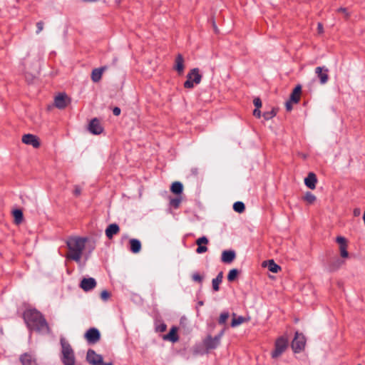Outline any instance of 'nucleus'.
<instances>
[{
	"label": "nucleus",
	"mask_w": 365,
	"mask_h": 365,
	"mask_svg": "<svg viewBox=\"0 0 365 365\" xmlns=\"http://www.w3.org/2000/svg\"><path fill=\"white\" fill-rule=\"evenodd\" d=\"M306 339L302 334L295 333L294 339L292 341V348L295 353H299L304 349Z\"/></svg>",
	"instance_id": "0eeeda50"
},
{
	"label": "nucleus",
	"mask_w": 365,
	"mask_h": 365,
	"mask_svg": "<svg viewBox=\"0 0 365 365\" xmlns=\"http://www.w3.org/2000/svg\"><path fill=\"white\" fill-rule=\"evenodd\" d=\"M84 337L88 344H94L100 340L101 334L98 329L93 327L87 330Z\"/></svg>",
	"instance_id": "6e6552de"
},
{
	"label": "nucleus",
	"mask_w": 365,
	"mask_h": 365,
	"mask_svg": "<svg viewBox=\"0 0 365 365\" xmlns=\"http://www.w3.org/2000/svg\"><path fill=\"white\" fill-rule=\"evenodd\" d=\"M96 281L94 278H83L80 284V287L85 292L93 289L96 287Z\"/></svg>",
	"instance_id": "ddd939ff"
},
{
	"label": "nucleus",
	"mask_w": 365,
	"mask_h": 365,
	"mask_svg": "<svg viewBox=\"0 0 365 365\" xmlns=\"http://www.w3.org/2000/svg\"><path fill=\"white\" fill-rule=\"evenodd\" d=\"M292 103H294L292 101H291L290 100H289L287 103H286V109L287 111H291L292 109Z\"/></svg>",
	"instance_id": "49530a36"
},
{
	"label": "nucleus",
	"mask_w": 365,
	"mask_h": 365,
	"mask_svg": "<svg viewBox=\"0 0 365 365\" xmlns=\"http://www.w3.org/2000/svg\"><path fill=\"white\" fill-rule=\"evenodd\" d=\"M106 69H107L106 66H103V67H101L98 68L93 69L91 73L92 81L95 83L98 82L102 78L103 73Z\"/></svg>",
	"instance_id": "412c9836"
},
{
	"label": "nucleus",
	"mask_w": 365,
	"mask_h": 365,
	"mask_svg": "<svg viewBox=\"0 0 365 365\" xmlns=\"http://www.w3.org/2000/svg\"><path fill=\"white\" fill-rule=\"evenodd\" d=\"M239 271L237 269H231L227 275V280L229 282H233L237 277Z\"/></svg>",
	"instance_id": "2f4dec72"
},
{
	"label": "nucleus",
	"mask_w": 365,
	"mask_h": 365,
	"mask_svg": "<svg viewBox=\"0 0 365 365\" xmlns=\"http://www.w3.org/2000/svg\"><path fill=\"white\" fill-rule=\"evenodd\" d=\"M130 251L133 253H138L141 250V243L137 239L130 240Z\"/></svg>",
	"instance_id": "b1692460"
},
{
	"label": "nucleus",
	"mask_w": 365,
	"mask_h": 365,
	"mask_svg": "<svg viewBox=\"0 0 365 365\" xmlns=\"http://www.w3.org/2000/svg\"><path fill=\"white\" fill-rule=\"evenodd\" d=\"M166 329H167L166 324L163 323L156 327V331H159V332H164L166 330Z\"/></svg>",
	"instance_id": "79ce46f5"
},
{
	"label": "nucleus",
	"mask_w": 365,
	"mask_h": 365,
	"mask_svg": "<svg viewBox=\"0 0 365 365\" xmlns=\"http://www.w3.org/2000/svg\"><path fill=\"white\" fill-rule=\"evenodd\" d=\"M88 130L94 135H99L103 132V128L100 121L97 118H93L88 125Z\"/></svg>",
	"instance_id": "4468645a"
},
{
	"label": "nucleus",
	"mask_w": 365,
	"mask_h": 365,
	"mask_svg": "<svg viewBox=\"0 0 365 365\" xmlns=\"http://www.w3.org/2000/svg\"><path fill=\"white\" fill-rule=\"evenodd\" d=\"M86 360L91 365H113L111 362H103V356L98 354L93 349H88L86 354Z\"/></svg>",
	"instance_id": "423d86ee"
},
{
	"label": "nucleus",
	"mask_w": 365,
	"mask_h": 365,
	"mask_svg": "<svg viewBox=\"0 0 365 365\" xmlns=\"http://www.w3.org/2000/svg\"><path fill=\"white\" fill-rule=\"evenodd\" d=\"M120 108H118V107H115L113 109V113L114 115L115 116H118L120 114Z\"/></svg>",
	"instance_id": "09e8293b"
},
{
	"label": "nucleus",
	"mask_w": 365,
	"mask_h": 365,
	"mask_svg": "<svg viewBox=\"0 0 365 365\" xmlns=\"http://www.w3.org/2000/svg\"><path fill=\"white\" fill-rule=\"evenodd\" d=\"M54 103L56 107L59 109H63L67 106V96L66 94H59L55 98Z\"/></svg>",
	"instance_id": "dca6fc26"
},
{
	"label": "nucleus",
	"mask_w": 365,
	"mask_h": 365,
	"mask_svg": "<svg viewBox=\"0 0 365 365\" xmlns=\"http://www.w3.org/2000/svg\"><path fill=\"white\" fill-rule=\"evenodd\" d=\"M120 231L119 226L113 223L108 226V227L106 230V235L108 239H112L113 235L118 234Z\"/></svg>",
	"instance_id": "a211bd4d"
},
{
	"label": "nucleus",
	"mask_w": 365,
	"mask_h": 365,
	"mask_svg": "<svg viewBox=\"0 0 365 365\" xmlns=\"http://www.w3.org/2000/svg\"><path fill=\"white\" fill-rule=\"evenodd\" d=\"M224 334V330H222L217 335H216V337H219V340L221 341V339Z\"/></svg>",
	"instance_id": "3c124183"
},
{
	"label": "nucleus",
	"mask_w": 365,
	"mask_h": 365,
	"mask_svg": "<svg viewBox=\"0 0 365 365\" xmlns=\"http://www.w3.org/2000/svg\"><path fill=\"white\" fill-rule=\"evenodd\" d=\"M336 242L339 245L340 255L343 258H347L349 257V252H347V240L342 236H338L336 238Z\"/></svg>",
	"instance_id": "9b49d317"
},
{
	"label": "nucleus",
	"mask_w": 365,
	"mask_h": 365,
	"mask_svg": "<svg viewBox=\"0 0 365 365\" xmlns=\"http://www.w3.org/2000/svg\"><path fill=\"white\" fill-rule=\"evenodd\" d=\"M267 268L269 271L272 272V273H277L281 269V267L277 264L273 259L268 261Z\"/></svg>",
	"instance_id": "bb28decb"
},
{
	"label": "nucleus",
	"mask_w": 365,
	"mask_h": 365,
	"mask_svg": "<svg viewBox=\"0 0 365 365\" xmlns=\"http://www.w3.org/2000/svg\"><path fill=\"white\" fill-rule=\"evenodd\" d=\"M36 34H39L43 29V21H38L36 23Z\"/></svg>",
	"instance_id": "c03bdc74"
},
{
	"label": "nucleus",
	"mask_w": 365,
	"mask_h": 365,
	"mask_svg": "<svg viewBox=\"0 0 365 365\" xmlns=\"http://www.w3.org/2000/svg\"><path fill=\"white\" fill-rule=\"evenodd\" d=\"M61 345V361L63 365H75L74 351L70 344L63 338L60 339Z\"/></svg>",
	"instance_id": "7ed1b4c3"
},
{
	"label": "nucleus",
	"mask_w": 365,
	"mask_h": 365,
	"mask_svg": "<svg viewBox=\"0 0 365 365\" xmlns=\"http://www.w3.org/2000/svg\"><path fill=\"white\" fill-rule=\"evenodd\" d=\"M229 313L225 312H222L221 313L220 317H219V319H218V322L220 324H224L226 323L227 319L229 318Z\"/></svg>",
	"instance_id": "473e14b6"
},
{
	"label": "nucleus",
	"mask_w": 365,
	"mask_h": 365,
	"mask_svg": "<svg viewBox=\"0 0 365 365\" xmlns=\"http://www.w3.org/2000/svg\"><path fill=\"white\" fill-rule=\"evenodd\" d=\"M207 247L206 246H202V245H198L197 250H196V252L198 253V254H201V253H204L205 252H207Z\"/></svg>",
	"instance_id": "a19ab883"
},
{
	"label": "nucleus",
	"mask_w": 365,
	"mask_h": 365,
	"mask_svg": "<svg viewBox=\"0 0 365 365\" xmlns=\"http://www.w3.org/2000/svg\"><path fill=\"white\" fill-rule=\"evenodd\" d=\"M315 74L321 84H326L329 81V69L326 66H318L315 68Z\"/></svg>",
	"instance_id": "9d476101"
},
{
	"label": "nucleus",
	"mask_w": 365,
	"mask_h": 365,
	"mask_svg": "<svg viewBox=\"0 0 365 365\" xmlns=\"http://www.w3.org/2000/svg\"><path fill=\"white\" fill-rule=\"evenodd\" d=\"M253 115L257 117V118H260L261 116V112L260 110H259V108H255L254 110H253Z\"/></svg>",
	"instance_id": "8fccbe9b"
},
{
	"label": "nucleus",
	"mask_w": 365,
	"mask_h": 365,
	"mask_svg": "<svg viewBox=\"0 0 365 365\" xmlns=\"http://www.w3.org/2000/svg\"><path fill=\"white\" fill-rule=\"evenodd\" d=\"M81 193V189L78 185H76L73 190V194L76 196H79Z\"/></svg>",
	"instance_id": "a18cd8bd"
},
{
	"label": "nucleus",
	"mask_w": 365,
	"mask_h": 365,
	"mask_svg": "<svg viewBox=\"0 0 365 365\" xmlns=\"http://www.w3.org/2000/svg\"><path fill=\"white\" fill-rule=\"evenodd\" d=\"M358 365H361V364H358Z\"/></svg>",
	"instance_id": "4d7b16f0"
},
{
	"label": "nucleus",
	"mask_w": 365,
	"mask_h": 365,
	"mask_svg": "<svg viewBox=\"0 0 365 365\" xmlns=\"http://www.w3.org/2000/svg\"><path fill=\"white\" fill-rule=\"evenodd\" d=\"M23 317L27 327L41 334L50 333L49 326L42 314L36 309H26Z\"/></svg>",
	"instance_id": "f257e3e1"
},
{
	"label": "nucleus",
	"mask_w": 365,
	"mask_h": 365,
	"mask_svg": "<svg viewBox=\"0 0 365 365\" xmlns=\"http://www.w3.org/2000/svg\"><path fill=\"white\" fill-rule=\"evenodd\" d=\"M84 1H88V2H93L96 1V0H83Z\"/></svg>",
	"instance_id": "5fc2aeb1"
},
{
	"label": "nucleus",
	"mask_w": 365,
	"mask_h": 365,
	"mask_svg": "<svg viewBox=\"0 0 365 365\" xmlns=\"http://www.w3.org/2000/svg\"><path fill=\"white\" fill-rule=\"evenodd\" d=\"M13 215L14 217V220L16 224H19L23 220V212L21 210H14L13 212Z\"/></svg>",
	"instance_id": "cd10ccee"
},
{
	"label": "nucleus",
	"mask_w": 365,
	"mask_h": 365,
	"mask_svg": "<svg viewBox=\"0 0 365 365\" xmlns=\"http://www.w3.org/2000/svg\"><path fill=\"white\" fill-rule=\"evenodd\" d=\"M337 12L342 13L344 15L346 19H348L350 16V14L347 11V9L344 7H340L337 10Z\"/></svg>",
	"instance_id": "c9c22d12"
},
{
	"label": "nucleus",
	"mask_w": 365,
	"mask_h": 365,
	"mask_svg": "<svg viewBox=\"0 0 365 365\" xmlns=\"http://www.w3.org/2000/svg\"><path fill=\"white\" fill-rule=\"evenodd\" d=\"M317 182V176L314 173H309L307 177L304 179V183L306 186L312 190L316 187Z\"/></svg>",
	"instance_id": "f3484780"
},
{
	"label": "nucleus",
	"mask_w": 365,
	"mask_h": 365,
	"mask_svg": "<svg viewBox=\"0 0 365 365\" xmlns=\"http://www.w3.org/2000/svg\"><path fill=\"white\" fill-rule=\"evenodd\" d=\"M246 321L245 318L243 317H238L237 318H233L231 322V326L232 327H237L245 322Z\"/></svg>",
	"instance_id": "7c9ffc66"
},
{
	"label": "nucleus",
	"mask_w": 365,
	"mask_h": 365,
	"mask_svg": "<svg viewBox=\"0 0 365 365\" xmlns=\"http://www.w3.org/2000/svg\"><path fill=\"white\" fill-rule=\"evenodd\" d=\"M120 1H121V0H119L118 3H120Z\"/></svg>",
	"instance_id": "6e6d98bb"
},
{
	"label": "nucleus",
	"mask_w": 365,
	"mask_h": 365,
	"mask_svg": "<svg viewBox=\"0 0 365 365\" xmlns=\"http://www.w3.org/2000/svg\"><path fill=\"white\" fill-rule=\"evenodd\" d=\"M184 58L181 54H178L175 61L174 69L176 70L179 74H182L184 71Z\"/></svg>",
	"instance_id": "aec40b11"
},
{
	"label": "nucleus",
	"mask_w": 365,
	"mask_h": 365,
	"mask_svg": "<svg viewBox=\"0 0 365 365\" xmlns=\"http://www.w3.org/2000/svg\"><path fill=\"white\" fill-rule=\"evenodd\" d=\"M202 344L206 350L209 351L217 348L220 344V341L219 340V337H212L211 335H207L203 339Z\"/></svg>",
	"instance_id": "1a4fd4ad"
},
{
	"label": "nucleus",
	"mask_w": 365,
	"mask_h": 365,
	"mask_svg": "<svg viewBox=\"0 0 365 365\" xmlns=\"http://www.w3.org/2000/svg\"><path fill=\"white\" fill-rule=\"evenodd\" d=\"M235 252L233 250H225L222 253V261L224 263H231L235 258Z\"/></svg>",
	"instance_id": "4be33fe9"
},
{
	"label": "nucleus",
	"mask_w": 365,
	"mask_h": 365,
	"mask_svg": "<svg viewBox=\"0 0 365 365\" xmlns=\"http://www.w3.org/2000/svg\"><path fill=\"white\" fill-rule=\"evenodd\" d=\"M180 199H179V198L171 199L170 202V204L175 208L178 207L180 205Z\"/></svg>",
	"instance_id": "4c0bfd02"
},
{
	"label": "nucleus",
	"mask_w": 365,
	"mask_h": 365,
	"mask_svg": "<svg viewBox=\"0 0 365 365\" xmlns=\"http://www.w3.org/2000/svg\"><path fill=\"white\" fill-rule=\"evenodd\" d=\"M202 76L197 68H192L187 75V80L184 82L185 88H192L195 85L199 84L201 81Z\"/></svg>",
	"instance_id": "20e7f679"
},
{
	"label": "nucleus",
	"mask_w": 365,
	"mask_h": 365,
	"mask_svg": "<svg viewBox=\"0 0 365 365\" xmlns=\"http://www.w3.org/2000/svg\"><path fill=\"white\" fill-rule=\"evenodd\" d=\"M354 215H358L360 213V210L358 209L354 210Z\"/></svg>",
	"instance_id": "603ef678"
},
{
	"label": "nucleus",
	"mask_w": 365,
	"mask_h": 365,
	"mask_svg": "<svg viewBox=\"0 0 365 365\" xmlns=\"http://www.w3.org/2000/svg\"><path fill=\"white\" fill-rule=\"evenodd\" d=\"M22 365H38L36 357L31 353H24L19 357Z\"/></svg>",
	"instance_id": "2eb2a0df"
},
{
	"label": "nucleus",
	"mask_w": 365,
	"mask_h": 365,
	"mask_svg": "<svg viewBox=\"0 0 365 365\" xmlns=\"http://www.w3.org/2000/svg\"><path fill=\"white\" fill-rule=\"evenodd\" d=\"M86 239L81 237H71L66 245L68 249V253L66 258L79 262L81 259L83 250L85 248Z\"/></svg>",
	"instance_id": "f03ea898"
},
{
	"label": "nucleus",
	"mask_w": 365,
	"mask_h": 365,
	"mask_svg": "<svg viewBox=\"0 0 365 365\" xmlns=\"http://www.w3.org/2000/svg\"><path fill=\"white\" fill-rule=\"evenodd\" d=\"M117 62H118V58H117V57H115V58L113 59V64H115Z\"/></svg>",
	"instance_id": "864d4df0"
},
{
	"label": "nucleus",
	"mask_w": 365,
	"mask_h": 365,
	"mask_svg": "<svg viewBox=\"0 0 365 365\" xmlns=\"http://www.w3.org/2000/svg\"><path fill=\"white\" fill-rule=\"evenodd\" d=\"M303 199L309 204H312L316 201V196L310 192H306Z\"/></svg>",
	"instance_id": "c756f323"
},
{
	"label": "nucleus",
	"mask_w": 365,
	"mask_h": 365,
	"mask_svg": "<svg viewBox=\"0 0 365 365\" xmlns=\"http://www.w3.org/2000/svg\"><path fill=\"white\" fill-rule=\"evenodd\" d=\"M192 279L201 284L203 281V276L200 275L198 272H195L192 274Z\"/></svg>",
	"instance_id": "72a5a7b5"
},
{
	"label": "nucleus",
	"mask_w": 365,
	"mask_h": 365,
	"mask_svg": "<svg viewBox=\"0 0 365 365\" xmlns=\"http://www.w3.org/2000/svg\"><path fill=\"white\" fill-rule=\"evenodd\" d=\"M170 190L174 194H176V195L181 194L183 190L182 184L180 182H174L171 185Z\"/></svg>",
	"instance_id": "a878e982"
},
{
	"label": "nucleus",
	"mask_w": 365,
	"mask_h": 365,
	"mask_svg": "<svg viewBox=\"0 0 365 365\" xmlns=\"http://www.w3.org/2000/svg\"><path fill=\"white\" fill-rule=\"evenodd\" d=\"M276 115V113L274 110L270 112H266L263 114V117L265 120H269L273 118Z\"/></svg>",
	"instance_id": "e433bc0d"
},
{
	"label": "nucleus",
	"mask_w": 365,
	"mask_h": 365,
	"mask_svg": "<svg viewBox=\"0 0 365 365\" xmlns=\"http://www.w3.org/2000/svg\"><path fill=\"white\" fill-rule=\"evenodd\" d=\"M343 262H341L339 259H337L336 261V262L333 263L331 265V270H335V269H337L342 264Z\"/></svg>",
	"instance_id": "ea45409f"
},
{
	"label": "nucleus",
	"mask_w": 365,
	"mask_h": 365,
	"mask_svg": "<svg viewBox=\"0 0 365 365\" xmlns=\"http://www.w3.org/2000/svg\"><path fill=\"white\" fill-rule=\"evenodd\" d=\"M164 340H168L172 342H176L178 341L179 337L178 335V328L176 327H173L169 333L163 336Z\"/></svg>",
	"instance_id": "6ab92c4d"
},
{
	"label": "nucleus",
	"mask_w": 365,
	"mask_h": 365,
	"mask_svg": "<svg viewBox=\"0 0 365 365\" xmlns=\"http://www.w3.org/2000/svg\"><path fill=\"white\" fill-rule=\"evenodd\" d=\"M253 103L256 108H259L262 106V101L259 98H255L253 101Z\"/></svg>",
	"instance_id": "37998d69"
},
{
	"label": "nucleus",
	"mask_w": 365,
	"mask_h": 365,
	"mask_svg": "<svg viewBox=\"0 0 365 365\" xmlns=\"http://www.w3.org/2000/svg\"><path fill=\"white\" fill-rule=\"evenodd\" d=\"M110 297V293L106 291V290H103L101 292V298L104 300V301H106L108 299V298Z\"/></svg>",
	"instance_id": "58836bf2"
},
{
	"label": "nucleus",
	"mask_w": 365,
	"mask_h": 365,
	"mask_svg": "<svg viewBox=\"0 0 365 365\" xmlns=\"http://www.w3.org/2000/svg\"><path fill=\"white\" fill-rule=\"evenodd\" d=\"M301 93L302 87L300 85H298L292 91L289 100L294 103H297L300 100Z\"/></svg>",
	"instance_id": "5701e85b"
},
{
	"label": "nucleus",
	"mask_w": 365,
	"mask_h": 365,
	"mask_svg": "<svg viewBox=\"0 0 365 365\" xmlns=\"http://www.w3.org/2000/svg\"><path fill=\"white\" fill-rule=\"evenodd\" d=\"M22 142L26 145H31L35 148L40 146V142L37 136L33 134H25L22 136Z\"/></svg>",
	"instance_id": "f8f14e48"
},
{
	"label": "nucleus",
	"mask_w": 365,
	"mask_h": 365,
	"mask_svg": "<svg viewBox=\"0 0 365 365\" xmlns=\"http://www.w3.org/2000/svg\"><path fill=\"white\" fill-rule=\"evenodd\" d=\"M223 278V273L220 272L218 273L216 278L213 279L212 281V289L215 292H217L220 289V284L222 282Z\"/></svg>",
	"instance_id": "393cba45"
},
{
	"label": "nucleus",
	"mask_w": 365,
	"mask_h": 365,
	"mask_svg": "<svg viewBox=\"0 0 365 365\" xmlns=\"http://www.w3.org/2000/svg\"><path fill=\"white\" fill-rule=\"evenodd\" d=\"M207 243H208V239L205 236L201 237L196 240V244L197 245H202V244L207 245Z\"/></svg>",
	"instance_id": "f704fd0d"
},
{
	"label": "nucleus",
	"mask_w": 365,
	"mask_h": 365,
	"mask_svg": "<svg viewBox=\"0 0 365 365\" xmlns=\"http://www.w3.org/2000/svg\"><path fill=\"white\" fill-rule=\"evenodd\" d=\"M317 31L319 34H322L324 33V27H323V24L322 23H318Z\"/></svg>",
	"instance_id": "de8ad7c7"
},
{
	"label": "nucleus",
	"mask_w": 365,
	"mask_h": 365,
	"mask_svg": "<svg viewBox=\"0 0 365 365\" xmlns=\"http://www.w3.org/2000/svg\"><path fill=\"white\" fill-rule=\"evenodd\" d=\"M288 346V339L284 336L277 339L274 344V349L272 351L271 356L273 359L280 356Z\"/></svg>",
	"instance_id": "39448f33"
},
{
	"label": "nucleus",
	"mask_w": 365,
	"mask_h": 365,
	"mask_svg": "<svg viewBox=\"0 0 365 365\" xmlns=\"http://www.w3.org/2000/svg\"><path fill=\"white\" fill-rule=\"evenodd\" d=\"M233 210L238 213H242L245 210V204L240 201L236 202L233 205Z\"/></svg>",
	"instance_id": "c85d7f7f"
}]
</instances>
